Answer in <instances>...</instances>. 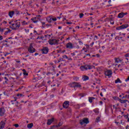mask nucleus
Returning <instances> with one entry per match:
<instances>
[{
    "label": "nucleus",
    "instance_id": "25",
    "mask_svg": "<svg viewBox=\"0 0 129 129\" xmlns=\"http://www.w3.org/2000/svg\"><path fill=\"white\" fill-rule=\"evenodd\" d=\"M93 111L95 112V113H96V114H98V113H99V110L98 108L94 109Z\"/></svg>",
    "mask_w": 129,
    "mask_h": 129
},
{
    "label": "nucleus",
    "instance_id": "46",
    "mask_svg": "<svg viewBox=\"0 0 129 129\" xmlns=\"http://www.w3.org/2000/svg\"><path fill=\"white\" fill-rule=\"evenodd\" d=\"M79 43L80 45H82L83 44V43L81 41H79Z\"/></svg>",
    "mask_w": 129,
    "mask_h": 129
},
{
    "label": "nucleus",
    "instance_id": "5",
    "mask_svg": "<svg viewBox=\"0 0 129 129\" xmlns=\"http://www.w3.org/2000/svg\"><path fill=\"white\" fill-rule=\"evenodd\" d=\"M28 51L31 53H35V52H36V49L33 47V44L31 43L30 44L29 47L28 48Z\"/></svg>",
    "mask_w": 129,
    "mask_h": 129
},
{
    "label": "nucleus",
    "instance_id": "61",
    "mask_svg": "<svg viewBox=\"0 0 129 129\" xmlns=\"http://www.w3.org/2000/svg\"><path fill=\"white\" fill-rule=\"evenodd\" d=\"M37 55H39V53H35L34 54V56H37Z\"/></svg>",
    "mask_w": 129,
    "mask_h": 129
},
{
    "label": "nucleus",
    "instance_id": "10",
    "mask_svg": "<svg viewBox=\"0 0 129 129\" xmlns=\"http://www.w3.org/2000/svg\"><path fill=\"white\" fill-rule=\"evenodd\" d=\"M41 52H42V54H47L48 53V52H49V49L47 47H44L41 50Z\"/></svg>",
    "mask_w": 129,
    "mask_h": 129
},
{
    "label": "nucleus",
    "instance_id": "42",
    "mask_svg": "<svg viewBox=\"0 0 129 129\" xmlns=\"http://www.w3.org/2000/svg\"><path fill=\"white\" fill-rule=\"evenodd\" d=\"M126 97H127V95H126L125 96H123L122 97V99H123V98H126Z\"/></svg>",
    "mask_w": 129,
    "mask_h": 129
},
{
    "label": "nucleus",
    "instance_id": "29",
    "mask_svg": "<svg viewBox=\"0 0 129 129\" xmlns=\"http://www.w3.org/2000/svg\"><path fill=\"white\" fill-rule=\"evenodd\" d=\"M96 122H99V121H100V117H97L96 119Z\"/></svg>",
    "mask_w": 129,
    "mask_h": 129
},
{
    "label": "nucleus",
    "instance_id": "45",
    "mask_svg": "<svg viewBox=\"0 0 129 129\" xmlns=\"http://www.w3.org/2000/svg\"><path fill=\"white\" fill-rule=\"evenodd\" d=\"M4 79H5L6 81H9V79L7 77H5Z\"/></svg>",
    "mask_w": 129,
    "mask_h": 129
},
{
    "label": "nucleus",
    "instance_id": "35",
    "mask_svg": "<svg viewBox=\"0 0 129 129\" xmlns=\"http://www.w3.org/2000/svg\"><path fill=\"white\" fill-rule=\"evenodd\" d=\"M115 39H118V40H121V39H122V37H119L118 36H116Z\"/></svg>",
    "mask_w": 129,
    "mask_h": 129
},
{
    "label": "nucleus",
    "instance_id": "1",
    "mask_svg": "<svg viewBox=\"0 0 129 129\" xmlns=\"http://www.w3.org/2000/svg\"><path fill=\"white\" fill-rule=\"evenodd\" d=\"M15 23L12 24V30H19V28L21 27V22H18V20L14 21Z\"/></svg>",
    "mask_w": 129,
    "mask_h": 129
},
{
    "label": "nucleus",
    "instance_id": "17",
    "mask_svg": "<svg viewBox=\"0 0 129 129\" xmlns=\"http://www.w3.org/2000/svg\"><path fill=\"white\" fill-rule=\"evenodd\" d=\"M14 15H15V11H10L9 13L8 16H9L10 18H13Z\"/></svg>",
    "mask_w": 129,
    "mask_h": 129
},
{
    "label": "nucleus",
    "instance_id": "64",
    "mask_svg": "<svg viewBox=\"0 0 129 129\" xmlns=\"http://www.w3.org/2000/svg\"><path fill=\"white\" fill-rule=\"evenodd\" d=\"M17 63H21V61L20 60H17L16 61Z\"/></svg>",
    "mask_w": 129,
    "mask_h": 129
},
{
    "label": "nucleus",
    "instance_id": "6",
    "mask_svg": "<svg viewBox=\"0 0 129 129\" xmlns=\"http://www.w3.org/2000/svg\"><path fill=\"white\" fill-rule=\"evenodd\" d=\"M41 16L38 15L36 17H33L31 18V21H32L35 24L38 22L39 21L41 20Z\"/></svg>",
    "mask_w": 129,
    "mask_h": 129
},
{
    "label": "nucleus",
    "instance_id": "48",
    "mask_svg": "<svg viewBox=\"0 0 129 129\" xmlns=\"http://www.w3.org/2000/svg\"><path fill=\"white\" fill-rule=\"evenodd\" d=\"M71 24H73V23L72 22H67V25H70Z\"/></svg>",
    "mask_w": 129,
    "mask_h": 129
},
{
    "label": "nucleus",
    "instance_id": "23",
    "mask_svg": "<svg viewBox=\"0 0 129 129\" xmlns=\"http://www.w3.org/2000/svg\"><path fill=\"white\" fill-rule=\"evenodd\" d=\"M83 79V81H86V80H88L89 79V77H88V76H84Z\"/></svg>",
    "mask_w": 129,
    "mask_h": 129
},
{
    "label": "nucleus",
    "instance_id": "7",
    "mask_svg": "<svg viewBox=\"0 0 129 129\" xmlns=\"http://www.w3.org/2000/svg\"><path fill=\"white\" fill-rule=\"evenodd\" d=\"M126 28H128V24H124L122 25L117 28H116V30H122L123 29H126Z\"/></svg>",
    "mask_w": 129,
    "mask_h": 129
},
{
    "label": "nucleus",
    "instance_id": "3",
    "mask_svg": "<svg viewBox=\"0 0 129 129\" xmlns=\"http://www.w3.org/2000/svg\"><path fill=\"white\" fill-rule=\"evenodd\" d=\"M59 40L55 39H49L48 41V43L49 45H58V43Z\"/></svg>",
    "mask_w": 129,
    "mask_h": 129
},
{
    "label": "nucleus",
    "instance_id": "19",
    "mask_svg": "<svg viewBox=\"0 0 129 129\" xmlns=\"http://www.w3.org/2000/svg\"><path fill=\"white\" fill-rule=\"evenodd\" d=\"M115 63H119V62H122V59H120L119 58H115Z\"/></svg>",
    "mask_w": 129,
    "mask_h": 129
},
{
    "label": "nucleus",
    "instance_id": "12",
    "mask_svg": "<svg viewBox=\"0 0 129 129\" xmlns=\"http://www.w3.org/2000/svg\"><path fill=\"white\" fill-rule=\"evenodd\" d=\"M6 112V110L4 108H0V116H3Z\"/></svg>",
    "mask_w": 129,
    "mask_h": 129
},
{
    "label": "nucleus",
    "instance_id": "31",
    "mask_svg": "<svg viewBox=\"0 0 129 129\" xmlns=\"http://www.w3.org/2000/svg\"><path fill=\"white\" fill-rule=\"evenodd\" d=\"M83 16H84L83 13L80 14V19H82V18H83Z\"/></svg>",
    "mask_w": 129,
    "mask_h": 129
},
{
    "label": "nucleus",
    "instance_id": "18",
    "mask_svg": "<svg viewBox=\"0 0 129 129\" xmlns=\"http://www.w3.org/2000/svg\"><path fill=\"white\" fill-rule=\"evenodd\" d=\"M69 86L72 88H75V82L69 84Z\"/></svg>",
    "mask_w": 129,
    "mask_h": 129
},
{
    "label": "nucleus",
    "instance_id": "53",
    "mask_svg": "<svg viewBox=\"0 0 129 129\" xmlns=\"http://www.w3.org/2000/svg\"><path fill=\"white\" fill-rule=\"evenodd\" d=\"M100 95H101V96L102 97H103V94H102V92H101L100 93Z\"/></svg>",
    "mask_w": 129,
    "mask_h": 129
},
{
    "label": "nucleus",
    "instance_id": "43",
    "mask_svg": "<svg viewBox=\"0 0 129 129\" xmlns=\"http://www.w3.org/2000/svg\"><path fill=\"white\" fill-rule=\"evenodd\" d=\"M45 37H49V38H50V37H51V35H49V34H47V35H44Z\"/></svg>",
    "mask_w": 129,
    "mask_h": 129
},
{
    "label": "nucleus",
    "instance_id": "59",
    "mask_svg": "<svg viewBox=\"0 0 129 129\" xmlns=\"http://www.w3.org/2000/svg\"><path fill=\"white\" fill-rule=\"evenodd\" d=\"M40 39H41V40H44V36H41V37H40Z\"/></svg>",
    "mask_w": 129,
    "mask_h": 129
},
{
    "label": "nucleus",
    "instance_id": "14",
    "mask_svg": "<svg viewBox=\"0 0 129 129\" xmlns=\"http://www.w3.org/2000/svg\"><path fill=\"white\" fill-rule=\"evenodd\" d=\"M5 125H6V122L2 121L0 123V129L4 128Z\"/></svg>",
    "mask_w": 129,
    "mask_h": 129
},
{
    "label": "nucleus",
    "instance_id": "51",
    "mask_svg": "<svg viewBox=\"0 0 129 129\" xmlns=\"http://www.w3.org/2000/svg\"><path fill=\"white\" fill-rule=\"evenodd\" d=\"M96 57H97V58H99V57H100V55L98 54H96Z\"/></svg>",
    "mask_w": 129,
    "mask_h": 129
},
{
    "label": "nucleus",
    "instance_id": "34",
    "mask_svg": "<svg viewBox=\"0 0 129 129\" xmlns=\"http://www.w3.org/2000/svg\"><path fill=\"white\" fill-rule=\"evenodd\" d=\"M61 61H64V60L63 59V58H59V60H58L57 63H60V62H61Z\"/></svg>",
    "mask_w": 129,
    "mask_h": 129
},
{
    "label": "nucleus",
    "instance_id": "40",
    "mask_svg": "<svg viewBox=\"0 0 129 129\" xmlns=\"http://www.w3.org/2000/svg\"><path fill=\"white\" fill-rule=\"evenodd\" d=\"M14 126H15V127H19V125L18 124H14Z\"/></svg>",
    "mask_w": 129,
    "mask_h": 129
},
{
    "label": "nucleus",
    "instance_id": "16",
    "mask_svg": "<svg viewBox=\"0 0 129 129\" xmlns=\"http://www.w3.org/2000/svg\"><path fill=\"white\" fill-rule=\"evenodd\" d=\"M80 88L81 87V84L80 83L75 82V88Z\"/></svg>",
    "mask_w": 129,
    "mask_h": 129
},
{
    "label": "nucleus",
    "instance_id": "52",
    "mask_svg": "<svg viewBox=\"0 0 129 129\" xmlns=\"http://www.w3.org/2000/svg\"><path fill=\"white\" fill-rule=\"evenodd\" d=\"M45 3H46V0H43L42 2V4H45Z\"/></svg>",
    "mask_w": 129,
    "mask_h": 129
},
{
    "label": "nucleus",
    "instance_id": "21",
    "mask_svg": "<svg viewBox=\"0 0 129 129\" xmlns=\"http://www.w3.org/2000/svg\"><path fill=\"white\" fill-rule=\"evenodd\" d=\"M34 126V124L33 123H29L27 125L28 128H31Z\"/></svg>",
    "mask_w": 129,
    "mask_h": 129
},
{
    "label": "nucleus",
    "instance_id": "63",
    "mask_svg": "<svg viewBox=\"0 0 129 129\" xmlns=\"http://www.w3.org/2000/svg\"><path fill=\"white\" fill-rule=\"evenodd\" d=\"M14 101H17V97H14Z\"/></svg>",
    "mask_w": 129,
    "mask_h": 129
},
{
    "label": "nucleus",
    "instance_id": "39",
    "mask_svg": "<svg viewBox=\"0 0 129 129\" xmlns=\"http://www.w3.org/2000/svg\"><path fill=\"white\" fill-rule=\"evenodd\" d=\"M123 116L125 118L127 119H128V117H127V116L126 115H123Z\"/></svg>",
    "mask_w": 129,
    "mask_h": 129
},
{
    "label": "nucleus",
    "instance_id": "13",
    "mask_svg": "<svg viewBox=\"0 0 129 129\" xmlns=\"http://www.w3.org/2000/svg\"><path fill=\"white\" fill-rule=\"evenodd\" d=\"M125 15H127V13H120L118 15V18H119L120 19H121V18H123Z\"/></svg>",
    "mask_w": 129,
    "mask_h": 129
},
{
    "label": "nucleus",
    "instance_id": "4",
    "mask_svg": "<svg viewBox=\"0 0 129 129\" xmlns=\"http://www.w3.org/2000/svg\"><path fill=\"white\" fill-rule=\"evenodd\" d=\"M80 123L81 125H83V124H87V123H89V120L88 118H84V119L80 120Z\"/></svg>",
    "mask_w": 129,
    "mask_h": 129
},
{
    "label": "nucleus",
    "instance_id": "41",
    "mask_svg": "<svg viewBox=\"0 0 129 129\" xmlns=\"http://www.w3.org/2000/svg\"><path fill=\"white\" fill-rule=\"evenodd\" d=\"M125 57L126 58L128 57H129V54H128V53L126 54L125 55Z\"/></svg>",
    "mask_w": 129,
    "mask_h": 129
},
{
    "label": "nucleus",
    "instance_id": "28",
    "mask_svg": "<svg viewBox=\"0 0 129 129\" xmlns=\"http://www.w3.org/2000/svg\"><path fill=\"white\" fill-rule=\"evenodd\" d=\"M74 80L75 81H79V77H76L74 78Z\"/></svg>",
    "mask_w": 129,
    "mask_h": 129
},
{
    "label": "nucleus",
    "instance_id": "22",
    "mask_svg": "<svg viewBox=\"0 0 129 129\" xmlns=\"http://www.w3.org/2000/svg\"><path fill=\"white\" fill-rule=\"evenodd\" d=\"M22 71L23 72V75H24L25 76H28V75H29V74H28V73H27V71H26V70L23 69L22 70Z\"/></svg>",
    "mask_w": 129,
    "mask_h": 129
},
{
    "label": "nucleus",
    "instance_id": "32",
    "mask_svg": "<svg viewBox=\"0 0 129 129\" xmlns=\"http://www.w3.org/2000/svg\"><path fill=\"white\" fill-rule=\"evenodd\" d=\"M93 100L92 99L91 97H89V102H90V103H92Z\"/></svg>",
    "mask_w": 129,
    "mask_h": 129
},
{
    "label": "nucleus",
    "instance_id": "38",
    "mask_svg": "<svg viewBox=\"0 0 129 129\" xmlns=\"http://www.w3.org/2000/svg\"><path fill=\"white\" fill-rule=\"evenodd\" d=\"M52 20L53 21V22H56V21H57V18H52Z\"/></svg>",
    "mask_w": 129,
    "mask_h": 129
},
{
    "label": "nucleus",
    "instance_id": "30",
    "mask_svg": "<svg viewBox=\"0 0 129 129\" xmlns=\"http://www.w3.org/2000/svg\"><path fill=\"white\" fill-rule=\"evenodd\" d=\"M22 24L23 26H25L26 25H28V23L26 22V21H25L22 22Z\"/></svg>",
    "mask_w": 129,
    "mask_h": 129
},
{
    "label": "nucleus",
    "instance_id": "62",
    "mask_svg": "<svg viewBox=\"0 0 129 129\" xmlns=\"http://www.w3.org/2000/svg\"><path fill=\"white\" fill-rule=\"evenodd\" d=\"M86 56H90V53L86 54Z\"/></svg>",
    "mask_w": 129,
    "mask_h": 129
},
{
    "label": "nucleus",
    "instance_id": "60",
    "mask_svg": "<svg viewBox=\"0 0 129 129\" xmlns=\"http://www.w3.org/2000/svg\"><path fill=\"white\" fill-rule=\"evenodd\" d=\"M41 24H42V25H45L46 23H45V22H41Z\"/></svg>",
    "mask_w": 129,
    "mask_h": 129
},
{
    "label": "nucleus",
    "instance_id": "9",
    "mask_svg": "<svg viewBox=\"0 0 129 129\" xmlns=\"http://www.w3.org/2000/svg\"><path fill=\"white\" fill-rule=\"evenodd\" d=\"M66 47L67 49H73V48H74V46L72 43L69 42L67 44Z\"/></svg>",
    "mask_w": 129,
    "mask_h": 129
},
{
    "label": "nucleus",
    "instance_id": "57",
    "mask_svg": "<svg viewBox=\"0 0 129 129\" xmlns=\"http://www.w3.org/2000/svg\"><path fill=\"white\" fill-rule=\"evenodd\" d=\"M118 68H121V65L119 64V65L118 66Z\"/></svg>",
    "mask_w": 129,
    "mask_h": 129
},
{
    "label": "nucleus",
    "instance_id": "15",
    "mask_svg": "<svg viewBox=\"0 0 129 129\" xmlns=\"http://www.w3.org/2000/svg\"><path fill=\"white\" fill-rule=\"evenodd\" d=\"M53 121H54V118H52L50 119H48L47 124H48V125H50V124H51Z\"/></svg>",
    "mask_w": 129,
    "mask_h": 129
},
{
    "label": "nucleus",
    "instance_id": "47",
    "mask_svg": "<svg viewBox=\"0 0 129 129\" xmlns=\"http://www.w3.org/2000/svg\"><path fill=\"white\" fill-rule=\"evenodd\" d=\"M4 84H8V81H5L4 83H3Z\"/></svg>",
    "mask_w": 129,
    "mask_h": 129
},
{
    "label": "nucleus",
    "instance_id": "20",
    "mask_svg": "<svg viewBox=\"0 0 129 129\" xmlns=\"http://www.w3.org/2000/svg\"><path fill=\"white\" fill-rule=\"evenodd\" d=\"M46 21L48 23H50L52 22V17H51V16H49V17H47V19H46Z\"/></svg>",
    "mask_w": 129,
    "mask_h": 129
},
{
    "label": "nucleus",
    "instance_id": "11",
    "mask_svg": "<svg viewBox=\"0 0 129 129\" xmlns=\"http://www.w3.org/2000/svg\"><path fill=\"white\" fill-rule=\"evenodd\" d=\"M63 107H64V108H68V107L69 106V101H66L63 105Z\"/></svg>",
    "mask_w": 129,
    "mask_h": 129
},
{
    "label": "nucleus",
    "instance_id": "54",
    "mask_svg": "<svg viewBox=\"0 0 129 129\" xmlns=\"http://www.w3.org/2000/svg\"><path fill=\"white\" fill-rule=\"evenodd\" d=\"M72 56H75V52H73L72 53Z\"/></svg>",
    "mask_w": 129,
    "mask_h": 129
},
{
    "label": "nucleus",
    "instance_id": "24",
    "mask_svg": "<svg viewBox=\"0 0 129 129\" xmlns=\"http://www.w3.org/2000/svg\"><path fill=\"white\" fill-rule=\"evenodd\" d=\"M7 30H8V31H6V32L4 33V35H5V36H7V35H8V34H9V33H11V30L10 29L7 28Z\"/></svg>",
    "mask_w": 129,
    "mask_h": 129
},
{
    "label": "nucleus",
    "instance_id": "27",
    "mask_svg": "<svg viewBox=\"0 0 129 129\" xmlns=\"http://www.w3.org/2000/svg\"><path fill=\"white\" fill-rule=\"evenodd\" d=\"M115 83H121V81H120V79L119 78H117L115 81Z\"/></svg>",
    "mask_w": 129,
    "mask_h": 129
},
{
    "label": "nucleus",
    "instance_id": "56",
    "mask_svg": "<svg viewBox=\"0 0 129 129\" xmlns=\"http://www.w3.org/2000/svg\"><path fill=\"white\" fill-rule=\"evenodd\" d=\"M126 82L129 81V77L125 80Z\"/></svg>",
    "mask_w": 129,
    "mask_h": 129
},
{
    "label": "nucleus",
    "instance_id": "55",
    "mask_svg": "<svg viewBox=\"0 0 129 129\" xmlns=\"http://www.w3.org/2000/svg\"><path fill=\"white\" fill-rule=\"evenodd\" d=\"M55 1H56V3H59L61 2V0H55Z\"/></svg>",
    "mask_w": 129,
    "mask_h": 129
},
{
    "label": "nucleus",
    "instance_id": "26",
    "mask_svg": "<svg viewBox=\"0 0 129 129\" xmlns=\"http://www.w3.org/2000/svg\"><path fill=\"white\" fill-rule=\"evenodd\" d=\"M119 100L121 103H125V102L128 101L127 100H121L120 99Z\"/></svg>",
    "mask_w": 129,
    "mask_h": 129
},
{
    "label": "nucleus",
    "instance_id": "37",
    "mask_svg": "<svg viewBox=\"0 0 129 129\" xmlns=\"http://www.w3.org/2000/svg\"><path fill=\"white\" fill-rule=\"evenodd\" d=\"M93 45H94V42H92V43L90 44V46L91 47H93Z\"/></svg>",
    "mask_w": 129,
    "mask_h": 129
},
{
    "label": "nucleus",
    "instance_id": "58",
    "mask_svg": "<svg viewBox=\"0 0 129 129\" xmlns=\"http://www.w3.org/2000/svg\"><path fill=\"white\" fill-rule=\"evenodd\" d=\"M46 26H47V28H49V27H50V26H52V25L46 24Z\"/></svg>",
    "mask_w": 129,
    "mask_h": 129
},
{
    "label": "nucleus",
    "instance_id": "8",
    "mask_svg": "<svg viewBox=\"0 0 129 129\" xmlns=\"http://www.w3.org/2000/svg\"><path fill=\"white\" fill-rule=\"evenodd\" d=\"M112 74V71L108 70L105 72V75L106 76H108L109 78L111 77V75Z\"/></svg>",
    "mask_w": 129,
    "mask_h": 129
},
{
    "label": "nucleus",
    "instance_id": "44",
    "mask_svg": "<svg viewBox=\"0 0 129 129\" xmlns=\"http://www.w3.org/2000/svg\"><path fill=\"white\" fill-rule=\"evenodd\" d=\"M3 39H4V38L3 37V36H0V41H2V40H3Z\"/></svg>",
    "mask_w": 129,
    "mask_h": 129
},
{
    "label": "nucleus",
    "instance_id": "50",
    "mask_svg": "<svg viewBox=\"0 0 129 129\" xmlns=\"http://www.w3.org/2000/svg\"><path fill=\"white\" fill-rule=\"evenodd\" d=\"M85 46H86V48L88 49L89 48V45L88 44H86Z\"/></svg>",
    "mask_w": 129,
    "mask_h": 129
},
{
    "label": "nucleus",
    "instance_id": "33",
    "mask_svg": "<svg viewBox=\"0 0 129 129\" xmlns=\"http://www.w3.org/2000/svg\"><path fill=\"white\" fill-rule=\"evenodd\" d=\"M62 58L63 59H68V56L67 55H64L62 56Z\"/></svg>",
    "mask_w": 129,
    "mask_h": 129
},
{
    "label": "nucleus",
    "instance_id": "2",
    "mask_svg": "<svg viewBox=\"0 0 129 129\" xmlns=\"http://www.w3.org/2000/svg\"><path fill=\"white\" fill-rule=\"evenodd\" d=\"M93 68V66H85L80 68L82 71H85V70H90Z\"/></svg>",
    "mask_w": 129,
    "mask_h": 129
},
{
    "label": "nucleus",
    "instance_id": "49",
    "mask_svg": "<svg viewBox=\"0 0 129 129\" xmlns=\"http://www.w3.org/2000/svg\"><path fill=\"white\" fill-rule=\"evenodd\" d=\"M113 108H115V109H117V108L116 107H115V105H113Z\"/></svg>",
    "mask_w": 129,
    "mask_h": 129
},
{
    "label": "nucleus",
    "instance_id": "36",
    "mask_svg": "<svg viewBox=\"0 0 129 129\" xmlns=\"http://www.w3.org/2000/svg\"><path fill=\"white\" fill-rule=\"evenodd\" d=\"M110 23L111 25H113L114 24V22L112 21V20H110Z\"/></svg>",
    "mask_w": 129,
    "mask_h": 129
}]
</instances>
